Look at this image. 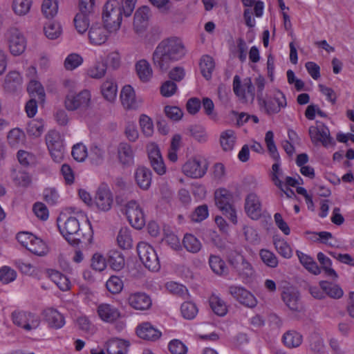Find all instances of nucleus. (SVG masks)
Listing matches in <instances>:
<instances>
[{
  "instance_id": "1",
  "label": "nucleus",
  "mask_w": 354,
  "mask_h": 354,
  "mask_svg": "<svg viewBox=\"0 0 354 354\" xmlns=\"http://www.w3.org/2000/svg\"><path fill=\"white\" fill-rule=\"evenodd\" d=\"M186 53L182 39L171 37L162 40L152 54L153 66L161 71H166L170 64L183 58Z\"/></svg>"
},
{
  "instance_id": "2",
  "label": "nucleus",
  "mask_w": 354,
  "mask_h": 354,
  "mask_svg": "<svg viewBox=\"0 0 354 354\" xmlns=\"http://www.w3.org/2000/svg\"><path fill=\"white\" fill-rule=\"evenodd\" d=\"M137 0H108L104 6L102 19L110 32L118 30L121 25L122 15L129 17L133 12Z\"/></svg>"
},
{
  "instance_id": "3",
  "label": "nucleus",
  "mask_w": 354,
  "mask_h": 354,
  "mask_svg": "<svg viewBox=\"0 0 354 354\" xmlns=\"http://www.w3.org/2000/svg\"><path fill=\"white\" fill-rule=\"evenodd\" d=\"M228 262L232 270L243 281H249L254 277L255 272L252 266L239 252L230 253Z\"/></svg>"
},
{
  "instance_id": "4",
  "label": "nucleus",
  "mask_w": 354,
  "mask_h": 354,
  "mask_svg": "<svg viewBox=\"0 0 354 354\" xmlns=\"http://www.w3.org/2000/svg\"><path fill=\"white\" fill-rule=\"evenodd\" d=\"M215 203L217 207L234 224L237 223L236 210L232 205V196L225 189H219L214 194Z\"/></svg>"
},
{
  "instance_id": "5",
  "label": "nucleus",
  "mask_w": 354,
  "mask_h": 354,
  "mask_svg": "<svg viewBox=\"0 0 354 354\" xmlns=\"http://www.w3.org/2000/svg\"><path fill=\"white\" fill-rule=\"evenodd\" d=\"M137 252L140 261L145 266L151 271H158L160 261L154 249L146 242H140L137 245Z\"/></svg>"
},
{
  "instance_id": "6",
  "label": "nucleus",
  "mask_w": 354,
  "mask_h": 354,
  "mask_svg": "<svg viewBox=\"0 0 354 354\" xmlns=\"http://www.w3.org/2000/svg\"><path fill=\"white\" fill-rule=\"evenodd\" d=\"M60 219H57V223H59ZM58 227L66 240L71 245H77L81 242V238L80 236V222L75 218L71 216L68 218L61 225L58 223Z\"/></svg>"
},
{
  "instance_id": "7",
  "label": "nucleus",
  "mask_w": 354,
  "mask_h": 354,
  "mask_svg": "<svg viewBox=\"0 0 354 354\" xmlns=\"http://www.w3.org/2000/svg\"><path fill=\"white\" fill-rule=\"evenodd\" d=\"M13 323L27 331L36 329L40 324L38 315L26 311H14L12 313Z\"/></svg>"
},
{
  "instance_id": "8",
  "label": "nucleus",
  "mask_w": 354,
  "mask_h": 354,
  "mask_svg": "<svg viewBox=\"0 0 354 354\" xmlns=\"http://www.w3.org/2000/svg\"><path fill=\"white\" fill-rule=\"evenodd\" d=\"M91 93L87 90H84L77 94L73 92L68 93L65 98V107L68 111L77 109H85L89 106Z\"/></svg>"
},
{
  "instance_id": "9",
  "label": "nucleus",
  "mask_w": 354,
  "mask_h": 354,
  "mask_svg": "<svg viewBox=\"0 0 354 354\" xmlns=\"http://www.w3.org/2000/svg\"><path fill=\"white\" fill-rule=\"evenodd\" d=\"M124 213L129 223L136 229L140 230L145 226L143 211L136 201H130L126 203Z\"/></svg>"
},
{
  "instance_id": "10",
  "label": "nucleus",
  "mask_w": 354,
  "mask_h": 354,
  "mask_svg": "<svg viewBox=\"0 0 354 354\" xmlns=\"http://www.w3.org/2000/svg\"><path fill=\"white\" fill-rule=\"evenodd\" d=\"M208 165L203 158H194L187 160L183 166L185 175L192 178L203 177L207 172Z\"/></svg>"
},
{
  "instance_id": "11",
  "label": "nucleus",
  "mask_w": 354,
  "mask_h": 354,
  "mask_svg": "<svg viewBox=\"0 0 354 354\" xmlns=\"http://www.w3.org/2000/svg\"><path fill=\"white\" fill-rule=\"evenodd\" d=\"M259 104L269 115L279 113L282 108L287 105L284 94L279 91H276L273 96L268 100L261 99L259 101Z\"/></svg>"
},
{
  "instance_id": "12",
  "label": "nucleus",
  "mask_w": 354,
  "mask_h": 354,
  "mask_svg": "<svg viewBox=\"0 0 354 354\" xmlns=\"http://www.w3.org/2000/svg\"><path fill=\"white\" fill-rule=\"evenodd\" d=\"M7 38L10 53L19 55L26 49V41L23 34L17 28H10L7 33Z\"/></svg>"
},
{
  "instance_id": "13",
  "label": "nucleus",
  "mask_w": 354,
  "mask_h": 354,
  "mask_svg": "<svg viewBox=\"0 0 354 354\" xmlns=\"http://www.w3.org/2000/svg\"><path fill=\"white\" fill-rule=\"evenodd\" d=\"M309 136L313 142H321L328 147L332 142L328 128L322 122H317L316 126L309 127Z\"/></svg>"
},
{
  "instance_id": "14",
  "label": "nucleus",
  "mask_w": 354,
  "mask_h": 354,
  "mask_svg": "<svg viewBox=\"0 0 354 354\" xmlns=\"http://www.w3.org/2000/svg\"><path fill=\"white\" fill-rule=\"evenodd\" d=\"M229 292L236 301L248 308H254L257 304L256 297L243 287L232 286L229 288Z\"/></svg>"
},
{
  "instance_id": "15",
  "label": "nucleus",
  "mask_w": 354,
  "mask_h": 354,
  "mask_svg": "<svg viewBox=\"0 0 354 354\" xmlns=\"http://www.w3.org/2000/svg\"><path fill=\"white\" fill-rule=\"evenodd\" d=\"M233 90L234 93L242 99H245L247 96L253 101L255 97V88L250 78H245L241 84L240 77L235 75L233 80Z\"/></svg>"
},
{
  "instance_id": "16",
  "label": "nucleus",
  "mask_w": 354,
  "mask_h": 354,
  "mask_svg": "<svg viewBox=\"0 0 354 354\" xmlns=\"http://www.w3.org/2000/svg\"><path fill=\"white\" fill-rule=\"evenodd\" d=\"M113 196L106 185H102L97 190L95 204L98 209L107 212L111 209L113 204Z\"/></svg>"
},
{
  "instance_id": "17",
  "label": "nucleus",
  "mask_w": 354,
  "mask_h": 354,
  "mask_svg": "<svg viewBox=\"0 0 354 354\" xmlns=\"http://www.w3.org/2000/svg\"><path fill=\"white\" fill-rule=\"evenodd\" d=\"M147 151L150 164L154 171L160 176L165 174L166 166L158 147L151 144L147 147Z\"/></svg>"
},
{
  "instance_id": "18",
  "label": "nucleus",
  "mask_w": 354,
  "mask_h": 354,
  "mask_svg": "<svg viewBox=\"0 0 354 354\" xmlns=\"http://www.w3.org/2000/svg\"><path fill=\"white\" fill-rule=\"evenodd\" d=\"M109 30L105 25L95 24L88 30V36L92 45L100 46L105 44L109 38Z\"/></svg>"
},
{
  "instance_id": "19",
  "label": "nucleus",
  "mask_w": 354,
  "mask_h": 354,
  "mask_svg": "<svg viewBox=\"0 0 354 354\" xmlns=\"http://www.w3.org/2000/svg\"><path fill=\"white\" fill-rule=\"evenodd\" d=\"M245 210L247 215L253 220H257L261 216V203L256 194L250 193L246 196Z\"/></svg>"
},
{
  "instance_id": "20",
  "label": "nucleus",
  "mask_w": 354,
  "mask_h": 354,
  "mask_svg": "<svg viewBox=\"0 0 354 354\" xmlns=\"http://www.w3.org/2000/svg\"><path fill=\"white\" fill-rule=\"evenodd\" d=\"M127 300L129 306L138 310H148L152 304L151 297L143 292L130 294Z\"/></svg>"
},
{
  "instance_id": "21",
  "label": "nucleus",
  "mask_w": 354,
  "mask_h": 354,
  "mask_svg": "<svg viewBox=\"0 0 354 354\" xmlns=\"http://www.w3.org/2000/svg\"><path fill=\"white\" fill-rule=\"evenodd\" d=\"M136 333L139 337L150 341H156L161 336V332L155 328L149 322H144L138 326Z\"/></svg>"
},
{
  "instance_id": "22",
  "label": "nucleus",
  "mask_w": 354,
  "mask_h": 354,
  "mask_svg": "<svg viewBox=\"0 0 354 354\" xmlns=\"http://www.w3.org/2000/svg\"><path fill=\"white\" fill-rule=\"evenodd\" d=\"M118 156L120 162L124 166H131L134 163V153L130 145L121 142L118 147Z\"/></svg>"
},
{
  "instance_id": "23",
  "label": "nucleus",
  "mask_w": 354,
  "mask_h": 354,
  "mask_svg": "<svg viewBox=\"0 0 354 354\" xmlns=\"http://www.w3.org/2000/svg\"><path fill=\"white\" fill-rule=\"evenodd\" d=\"M97 314L103 321L106 322H113L120 316L118 308L108 304H100L97 307Z\"/></svg>"
},
{
  "instance_id": "24",
  "label": "nucleus",
  "mask_w": 354,
  "mask_h": 354,
  "mask_svg": "<svg viewBox=\"0 0 354 354\" xmlns=\"http://www.w3.org/2000/svg\"><path fill=\"white\" fill-rule=\"evenodd\" d=\"M152 173L145 167H138L135 172V179L139 187L147 190L151 183Z\"/></svg>"
},
{
  "instance_id": "25",
  "label": "nucleus",
  "mask_w": 354,
  "mask_h": 354,
  "mask_svg": "<svg viewBox=\"0 0 354 354\" xmlns=\"http://www.w3.org/2000/svg\"><path fill=\"white\" fill-rule=\"evenodd\" d=\"M120 100L126 109H134L138 106L133 88L130 85L124 86L120 93Z\"/></svg>"
},
{
  "instance_id": "26",
  "label": "nucleus",
  "mask_w": 354,
  "mask_h": 354,
  "mask_svg": "<svg viewBox=\"0 0 354 354\" xmlns=\"http://www.w3.org/2000/svg\"><path fill=\"white\" fill-rule=\"evenodd\" d=\"M149 14L150 9L147 6H142L136 11L133 26L137 32L141 31L147 26Z\"/></svg>"
},
{
  "instance_id": "27",
  "label": "nucleus",
  "mask_w": 354,
  "mask_h": 354,
  "mask_svg": "<svg viewBox=\"0 0 354 354\" xmlns=\"http://www.w3.org/2000/svg\"><path fill=\"white\" fill-rule=\"evenodd\" d=\"M44 316L48 325L52 328H60L65 324L64 317L55 309H46L44 311Z\"/></svg>"
},
{
  "instance_id": "28",
  "label": "nucleus",
  "mask_w": 354,
  "mask_h": 354,
  "mask_svg": "<svg viewBox=\"0 0 354 354\" xmlns=\"http://www.w3.org/2000/svg\"><path fill=\"white\" fill-rule=\"evenodd\" d=\"M136 71L140 80L147 82L152 77L153 71L148 61L140 59L136 64Z\"/></svg>"
},
{
  "instance_id": "29",
  "label": "nucleus",
  "mask_w": 354,
  "mask_h": 354,
  "mask_svg": "<svg viewBox=\"0 0 354 354\" xmlns=\"http://www.w3.org/2000/svg\"><path fill=\"white\" fill-rule=\"evenodd\" d=\"M129 344L120 339H113L107 342L106 351L109 354H127Z\"/></svg>"
},
{
  "instance_id": "30",
  "label": "nucleus",
  "mask_w": 354,
  "mask_h": 354,
  "mask_svg": "<svg viewBox=\"0 0 354 354\" xmlns=\"http://www.w3.org/2000/svg\"><path fill=\"white\" fill-rule=\"evenodd\" d=\"M282 299L292 310H298L299 308V296L297 291L287 289L282 293Z\"/></svg>"
},
{
  "instance_id": "31",
  "label": "nucleus",
  "mask_w": 354,
  "mask_h": 354,
  "mask_svg": "<svg viewBox=\"0 0 354 354\" xmlns=\"http://www.w3.org/2000/svg\"><path fill=\"white\" fill-rule=\"evenodd\" d=\"M22 79L17 71L10 72L4 80V88L9 92L15 91L21 84Z\"/></svg>"
},
{
  "instance_id": "32",
  "label": "nucleus",
  "mask_w": 354,
  "mask_h": 354,
  "mask_svg": "<svg viewBox=\"0 0 354 354\" xmlns=\"http://www.w3.org/2000/svg\"><path fill=\"white\" fill-rule=\"evenodd\" d=\"M107 263L115 271L121 270L125 265L124 256L117 250H111L109 252Z\"/></svg>"
},
{
  "instance_id": "33",
  "label": "nucleus",
  "mask_w": 354,
  "mask_h": 354,
  "mask_svg": "<svg viewBox=\"0 0 354 354\" xmlns=\"http://www.w3.org/2000/svg\"><path fill=\"white\" fill-rule=\"evenodd\" d=\"M209 264L212 271L218 275H227L228 268L225 262L218 256L210 255L209 258Z\"/></svg>"
},
{
  "instance_id": "34",
  "label": "nucleus",
  "mask_w": 354,
  "mask_h": 354,
  "mask_svg": "<svg viewBox=\"0 0 354 354\" xmlns=\"http://www.w3.org/2000/svg\"><path fill=\"white\" fill-rule=\"evenodd\" d=\"M235 132L232 129H227L221 133L220 136V143L222 149L225 151L233 149L236 142Z\"/></svg>"
},
{
  "instance_id": "35",
  "label": "nucleus",
  "mask_w": 354,
  "mask_h": 354,
  "mask_svg": "<svg viewBox=\"0 0 354 354\" xmlns=\"http://www.w3.org/2000/svg\"><path fill=\"white\" fill-rule=\"evenodd\" d=\"M209 305L213 312L220 317L225 315L227 313V307L225 302L217 295H212L210 297Z\"/></svg>"
},
{
  "instance_id": "36",
  "label": "nucleus",
  "mask_w": 354,
  "mask_h": 354,
  "mask_svg": "<svg viewBox=\"0 0 354 354\" xmlns=\"http://www.w3.org/2000/svg\"><path fill=\"white\" fill-rule=\"evenodd\" d=\"M46 142L48 150L64 147L63 138L60 133L55 130L50 131L47 133Z\"/></svg>"
},
{
  "instance_id": "37",
  "label": "nucleus",
  "mask_w": 354,
  "mask_h": 354,
  "mask_svg": "<svg viewBox=\"0 0 354 354\" xmlns=\"http://www.w3.org/2000/svg\"><path fill=\"white\" fill-rule=\"evenodd\" d=\"M101 93L107 101L113 102L117 95L116 84L113 80H107L102 84Z\"/></svg>"
},
{
  "instance_id": "38",
  "label": "nucleus",
  "mask_w": 354,
  "mask_h": 354,
  "mask_svg": "<svg viewBox=\"0 0 354 354\" xmlns=\"http://www.w3.org/2000/svg\"><path fill=\"white\" fill-rule=\"evenodd\" d=\"M200 68L203 76L206 80L212 77V73L214 68V62L209 55H203L200 62Z\"/></svg>"
},
{
  "instance_id": "39",
  "label": "nucleus",
  "mask_w": 354,
  "mask_h": 354,
  "mask_svg": "<svg viewBox=\"0 0 354 354\" xmlns=\"http://www.w3.org/2000/svg\"><path fill=\"white\" fill-rule=\"evenodd\" d=\"M184 248L189 252L197 253L202 247L201 241L194 235L186 234L183 240Z\"/></svg>"
},
{
  "instance_id": "40",
  "label": "nucleus",
  "mask_w": 354,
  "mask_h": 354,
  "mask_svg": "<svg viewBox=\"0 0 354 354\" xmlns=\"http://www.w3.org/2000/svg\"><path fill=\"white\" fill-rule=\"evenodd\" d=\"M93 16L77 12L74 18L76 30L80 34L84 33L88 28Z\"/></svg>"
},
{
  "instance_id": "41",
  "label": "nucleus",
  "mask_w": 354,
  "mask_h": 354,
  "mask_svg": "<svg viewBox=\"0 0 354 354\" xmlns=\"http://www.w3.org/2000/svg\"><path fill=\"white\" fill-rule=\"evenodd\" d=\"M297 257L300 263L310 272L317 274L320 272L317 263L312 257L304 254L301 252L297 251Z\"/></svg>"
},
{
  "instance_id": "42",
  "label": "nucleus",
  "mask_w": 354,
  "mask_h": 354,
  "mask_svg": "<svg viewBox=\"0 0 354 354\" xmlns=\"http://www.w3.org/2000/svg\"><path fill=\"white\" fill-rule=\"evenodd\" d=\"M319 285L325 292V295H327L331 298L339 299L343 296V290L336 284L327 281H321Z\"/></svg>"
},
{
  "instance_id": "43",
  "label": "nucleus",
  "mask_w": 354,
  "mask_h": 354,
  "mask_svg": "<svg viewBox=\"0 0 354 354\" xmlns=\"http://www.w3.org/2000/svg\"><path fill=\"white\" fill-rule=\"evenodd\" d=\"M27 90L32 98H37L41 102L44 101V89L40 82L36 80H30Z\"/></svg>"
},
{
  "instance_id": "44",
  "label": "nucleus",
  "mask_w": 354,
  "mask_h": 354,
  "mask_svg": "<svg viewBox=\"0 0 354 354\" xmlns=\"http://www.w3.org/2000/svg\"><path fill=\"white\" fill-rule=\"evenodd\" d=\"M117 242L120 248L129 249L132 246V239L128 227H122L117 236Z\"/></svg>"
},
{
  "instance_id": "45",
  "label": "nucleus",
  "mask_w": 354,
  "mask_h": 354,
  "mask_svg": "<svg viewBox=\"0 0 354 354\" xmlns=\"http://www.w3.org/2000/svg\"><path fill=\"white\" fill-rule=\"evenodd\" d=\"M27 249L32 254L37 256H44L48 252L46 243L41 239L35 236Z\"/></svg>"
},
{
  "instance_id": "46",
  "label": "nucleus",
  "mask_w": 354,
  "mask_h": 354,
  "mask_svg": "<svg viewBox=\"0 0 354 354\" xmlns=\"http://www.w3.org/2000/svg\"><path fill=\"white\" fill-rule=\"evenodd\" d=\"M283 342L289 348L297 347L302 342V336L296 331H288L283 336Z\"/></svg>"
},
{
  "instance_id": "47",
  "label": "nucleus",
  "mask_w": 354,
  "mask_h": 354,
  "mask_svg": "<svg viewBox=\"0 0 354 354\" xmlns=\"http://www.w3.org/2000/svg\"><path fill=\"white\" fill-rule=\"evenodd\" d=\"M25 140V134L19 129H13L8 133V141L12 147H17Z\"/></svg>"
},
{
  "instance_id": "48",
  "label": "nucleus",
  "mask_w": 354,
  "mask_h": 354,
  "mask_svg": "<svg viewBox=\"0 0 354 354\" xmlns=\"http://www.w3.org/2000/svg\"><path fill=\"white\" fill-rule=\"evenodd\" d=\"M50 277L52 280L61 290L66 291L70 289L71 282L65 275L58 271H53Z\"/></svg>"
},
{
  "instance_id": "49",
  "label": "nucleus",
  "mask_w": 354,
  "mask_h": 354,
  "mask_svg": "<svg viewBox=\"0 0 354 354\" xmlns=\"http://www.w3.org/2000/svg\"><path fill=\"white\" fill-rule=\"evenodd\" d=\"M106 71V63L97 62L87 71L88 75L94 79H100L105 75Z\"/></svg>"
},
{
  "instance_id": "50",
  "label": "nucleus",
  "mask_w": 354,
  "mask_h": 354,
  "mask_svg": "<svg viewBox=\"0 0 354 354\" xmlns=\"http://www.w3.org/2000/svg\"><path fill=\"white\" fill-rule=\"evenodd\" d=\"M58 10V4L56 0H44L41 5V11L46 18L54 17Z\"/></svg>"
},
{
  "instance_id": "51",
  "label": "nucleus",
  "mask_w": 354,
  "mask_h": 354,
  "mask_svg": "<svg viewBox=\"0 0 354 354\" xmlns=\"http://www.w3.org/2000/svg\"><path fill=\"white\" fill-rule=\"evenodd\" d=\"M31 5V0H13L12 10L17 15H25L30 11Z\"/></svg>"
},
{
  "instance_id": "52",
  "label": "nucleus",
  "mask_w": 354,
  "mask_h": 354,
  "mask_svg": "<svg viewBox=\"0 0 354 354\" xmlns=\"http://www.w3.org/2000/svg\"><path fill=\"white\" fill-rule=\"evenodd\" d=\"M44 31L46 36L50 39L58 38L62 33V28L59 23L49 22L44 27Z\"/></svg>"
},
{
  "instance_id": "53",
  "label": "nucleus",
  "mask_w": 354,
  "mask_h": 354,
  "mask_svg": "<svg viewBox=\"0 0 354 354\" xmlns=\"http://www.w3.org/2000/svg\"><path fill=\"white\" fill-rule=\"evenodd\" d=\"M265 142L266 143L268 150L271 157L274 160L279 161V154L277 151V147L274 142V133L272 131H268L266 133Z\"/></svg>"
},
{
  "instance_id": "54",
  "label": "nucleus",
  "mask_w": 354,
  "mask_h": 354,
  "mask_svg": "<svg viewBox=\"0 0 354 354\" xmlns=\"http://www.w3.org/2000/svg\"><path fill=\"white\" fill-rule=\"evenodd\" d=\"M265 142L266 143L268 150L271 157L274 160L279 161V154L277 151V147L274 142V133L272 131H268L266 133Z\"/></svg>"
},
{
  "instance_id": "55",
  "label": "nucleus",
  "mask_w": 354,
  "mask_h": 354,
  "mask_svg": "<svg viewBox=\"0 0 354 354\" xmlns=\"http://www.w3.org/2000/svg\"><path fill=\"white\" fill-rule=\"evenodd\" d=\"M278 253L286 259H289L292 255V251L289 244L283 239L275 240L274 242Z\"/></svg>"
},
{
  "instance_id": "56",
  "label": "nucleus",
  "mask_w": 354,
  "mask_h": 354,
  "mask_svg": "<svg viewBox=\"0 0 354 354\" xmlns=\"http://www.w3.org/2000/svg\"><path fill=\"white\" fill-rule=\"evenodd\" d=\"M259 255L262 261L268 267L276 268L278 265V259L274 253L268 250L262 249Z\"/></svg>"
},
{
  "instance_id": "57",
  "label": "nucleus",
  "mask_w": 354,
  "mask_h": 354,
  "mask_svg": "<svg viewBox=\"0 0 354 354\" xmlns=\"http://www.w3.org/2000/svg\"><path fill=\"white\" fill-rule=\"evenodd\" d=\"M317 259L320 264L323 266L326 274L330 277L333 278H337V274L334 269L331 268L330 266L332 265L331 260L327 257L322 252H319L317 254Z\"/></svg>"
},
{
  "instance_id": "58",
  "label": "nucleus",
  "mask_w": 354,
  "mask_h": 354,
  "mask_svg": "<svg viewBox=\"0 0 354 354\" xmlns=\"http://www.w3.org/2000/svg\"><path fill=\"white\" fill-rule=\"evenodd\" d=\"M182 315L187 319H194L198 313V308L195 304L189 301L184 302L180 308Z\"/></svg>"
},
{
  "instance_id": "59",
  "label": "nucleus",
  "mask_w": 354,
  "mask_h": 354,
  "mask_svg": "<svg viewBox=\"0 0 354 354\" xmlns=\"http://www.w3.org/2000/svg\"><path fill=\"white\" fill-rule=\"evenodd\" d=\"M106 286L110 292L118 294L122 290L123 283L118 277L111 276L106 281Z\"/></svg>"
},
{
  "instance_id": "60",
  "label": "nucleus",
  "mask_w": 354,
  "mask_h": 354,
  "mask_svg": "<svg viewBox=\"0 0 354 354\" xmlns=\"http://www.w3.org/2000/svg\"><path fill=\"white\" fill-rule=\"evenodd\" d=\"M83 62L82 57L76 53H72L67 56L64 61V67L66 70L72 71Z\"/></svg>"
},
{
  "instance_id": "61",
  "label": "nucleus",
  "mask_w": 354,
  "mask_h": 354,
  "mask_svg": "<svg viewBox=\"0 0 354 354\" xmlns=\"http://www.w3.org/2000/svg\"><path fill=\"white\" fill-rule=\"evenodd\" d=\"M72 156L77 162L84 161L88 156L87 149L82 143H77L73 147Z\"/></svg>"
},
{
  "instance_id": "62",
  "label": "nucleus",
  "mask_w": 354,
  "mask_h": 354,
  "mask_svg": "<svg viewBox=\"0 0 354 354\" xmlns=\"http://www.w3.org/2000/svg\"><path fill=\"white\" fill-rule=\"evenodd\" d=\"M139 122L143 134L147 137L151 136L153 132L151 119L146 115H141Z\"/></svg>"
},
{
  "instance_id": "63",
  "label": "nucleus",
  "mask_w": 354,
  "mask_h": 354,
  "mask_svg": "<svg viewBox=\"0 0 354 354\" xmlns=\"http://www.w3.org/2000/svg\"><path fill=\"white\" fill-rule=\"evenodd\" d=\"M107 264V261L104 256L100 253H95L91 259V267L93 270L99 272L103 271Z\"/></svg>"
},
{
  "instance_id": "64",
  "label": "nucleus",
  "mask_w": 354,
  "mask_h": 354,
  "mask_svg": "<svg viewBox=\"0 0 354 354\" xmlns=\"http://www.w3.org/2000/svg\"><path fill=\"white\" fill-rule=\"evenodd\" d=\"M191 136L198 142H206L207 135L203 127L199 125L192 126L189 128Z\"/></svg>"
}]
</instances>
